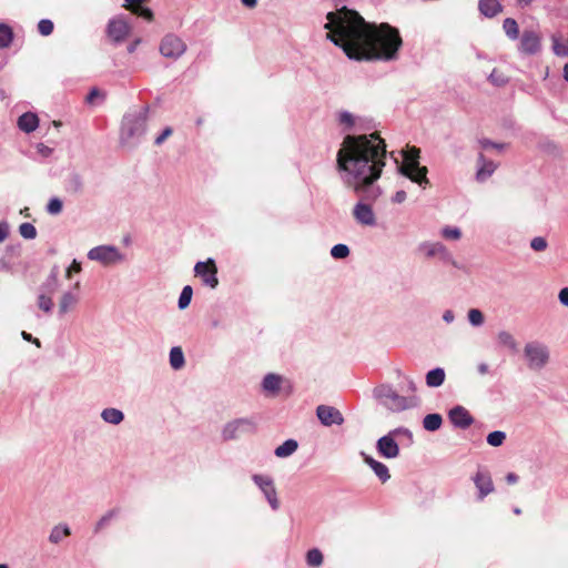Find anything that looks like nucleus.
I'll return each instance as SVG.
<instances>
[{"label": "nucleus", "mask_w": 568, "mask_h": 568, "mask_svg": "<svg viewBox=\"0 0 568 568\" xmlns=\"http://www.w3.org/2000/svg\"><path fill=\"white\" fill-rule=\"evenodd\" d=\"M316 416L321 424L326 427L339 426L344 423L343 414L337 408L328 405H318L316 407Z\"/></svg>", "instance_id": "16"}, {"label": "nucleus", "mask_w": 568, "mask_h": 568, "mask_svg": "<svg viewBox=\"0 0 568 568\" xmlns=\"http://www.w3.org/2000/svg\"><path fill=\"white\" fill-rule=\"evenodd\" d=\"M62 201L59 197H52L47 204V212L51 215H58L62 212Z\"/></svg>", "instance_id": "46"}, {"label": "nucleus", "mask_w": 568, "mask_h": 568, "mask_svg": "<svg viewBox=\"0 0 568 568\" xmlns=\"http://www.w3.org/2000/svg\"><path fill=\"white\" fill-rule=\"evenodd\" d=\"M440 234L446 240L457 241L462 237V231L457 226H445L442 229Z\"/></svg>", "instance_id": "44"}, {"label": "nucleus", "mask_w": 568, "mask_h": 568, "mask_svg": "<svg viewBox=\"0 0 568 568\" xmlns=\"http://www.w3.org/2000/svg\"><path fill=\"white\" fill-rule=\"evenodd\" d=\"M406 381V392L412 393L410 395H414V393L417 390L416 383L410 377H405Z\"/></svg>", "instance_id": "57"}, {"label": "nucleus", "mask_w": 568, "mask_h": 568, "mask_svg": "<svg viewBox=\"0 0 568 568\" xmlns=\"http://www.w3.org/2000/svg\"><path fill=\"white\" fill-rule=\"evenodd\" d=\"M443 320H444L447 324L453 323V322H454V320H455V314H454V312H453V311H450V310L445 311V312H444V314H443Z\"/></svg>", "instance_id": "62"}, {"label": "nucleus", "mask_w": 568, "mask_h": 568, "mask_svg": "<svg viewBox=\"0 0 568 568\" xmlns=\"http://www.w3.org/2000/svg\"><path fill=\"white\" fill-rule=\"evenodd\" d=\"M467 316L473 326H480L484 324V314L478 308L469 310Z\"/></svg>", "instance_id": "45"}, {"label": "nucleus", "mask_w": 568, "mask_h": 568, "mask_svg": "<svg viewBox=\"0 0 568 568\" xmlns=\"http://www.w3.org/2000/svg\"><path fill=\"white\" fill-rule=\"evenodd\" d=\"M478 9L485 17L493 18L501 12L503 6L498 0H479Z\"/></svg>", "instance_id": "26"}, {"label": "nucleus", "mask_w": 568, "mask_h": 568, "mask_svg": "<svg viewBox=\"0 0 568 568\" xmlns=\"http://www.w3.org/2000/svg\"><path fill=\"white\" fill-rule=\"evenodd\" d=\"M87 257L103 267H114L126 261V255L118 246L111 244H102L90 248Z\"/></svg>", "instance_id": "7"}, {"label": "nucleus", "mask_w": 568, "mask_h": 568, "mask_svg": "<svg viewBox=\"0 0 568 568\" xmlns=\"http://www.w3.org/2000/svg\"><path fill=\"white\" fill-rule=\"evenodd\" d=\"M39 125V118L32 112H26L18 119V126L26 133L33 132Z\"/></svg>", "instance_id": "23"}, {"label": "nucleus", "mask_w": 568, "mask_h": 568, "mask_svg": "<svg viewBox=\"0 0 568 568\" xmlns=\"http://www.w3.org/2000/svg\"><path fill=\"white\" fill-rule=\"evenodd\" d=\"M257 430V422L254 417H240L227 422L221 432L223 440H237L243 436L253 435Z\"/></svg>", "instance_id": "8"}, {"label": "nucleus", "mask_w": 568, "mask_h": 568, "mask_svg": "<svg viewBox=\"0 0 568 568\" xmlns=\"http://www.w3.org/2000/svg\"><path fill=\"white\" fill-rule=\"evenodd\" d=\"M37 149H38V152L42 156H45V158L50 156L52 154V151H53L51 148H49V146H47V145H44L42 143L38 144Z\"/></svg>", "instance_id": "58"}, {"label": "nucleus", "mask_w": 568, "mask_h": 568, "mask_svg": "<svg viewBox=\"0 0 568 568\" xmlns=\"http://www.w3.org/2000/svg\"><path fill=\"white\" fill-rule=\"evenodd\" d=\"M120 509L113 508L108 510L95 524L94 532H99L110 525V523L119 515Z\"/></svg>", "instance_id": "36"}, {"label": "nucleus", "mask_w": 568, "mask_h": 568, "mask_svg": "<svg viewBox=\"0 0 568 568\" xmlns=\"http://www.w3.org/2000/svg\"><path fill=\"white\" fill-rule=\"evenodd\" d=\"M558 298L564 306L568 307V287H564L559 291Z\"/></svg>", "instance_id": "55"}, {"label": "nucleus", "mask_w": 568, "mask_h": 568, "mask_svg": "<svg viewBox=\"0 0 568 568\" xmlns=\"http://www.w3.org/2000/svg\"><path fill=\"white\" fill-rule=\"evenodd\" d=\"M419 153L420 150L416 146L407 148L403 152L404 162L398 166V171L402 175L425 187L429 181L427 179V168L419 165Z\"/></svg>", "instance_id": "5"}, {"label": "nucleus", "mask_w": 568, "mask_h": 568, "mask_svg": "<svg viewBox=\"0 0 568 568\" xmlns=\"http://www.w3.org/2000/svg\"><path fill=\"white\" fill-rule=\"evenodd\" d=\"M443 424L442 415L437 413L428 414L423 419V427L428 432H436Z\"/></svg>", "instance_id": "33"}, {"label": "nucleus", "mask_w": 568, "mask_h": 568, "mask_svg": "<svg viewBox=\"0 0 568 568\" xmlns=\"http://www.w3.org/2000/svg\"><path fill=\"white\" fill-rule=\"evenodd\" d=\"M488 80L498 87H501L507 83V78L501 73L498 72L496 69L493 70V72L489 74Z\"/></svg>", "instance_id": "51"}, {"label": "nucleus", "mask_w": 568, "mask_h": 568, "mask_svg": "<svg viewBox=\"0 0 568 568\" xmlns=\"http://www.w3.org/2000/svg\"><path fill=\"white\" fill-rule=\"evenodd\" d=\"M52 294L45 293V291H41L38 295V307L44 313H51L53 308V301L51 297Z\"/></svg>", "instance_id": "37"}, {"label": "nucleus", "mask_w": 568, "mask_h": 568, "mask_svg": "<svg viewBox=\"0 0 568 568\" xmlns=\"http://www.w3.org/2000/svg\"><path fill=\"white\" fill-rule=\"evenodd\" d=\"M503 30L510 40H516L519 37L518 23L513 18H506L503 22Z\"/></svg>", "instance_id": "35"}, {"label": "nucleus", "mask_w": 568, "mask_h": 568, "mask_svg": "<svg viewBox=\"0 0 568 568\" xmlns=\"http://www.w3.org/2000/svg\"><path fill=\"white\" fill-rule=\"evenodd\" d=\"M19 233L26 240H33L37 237V229L31 223H22L19 226Z\"/></svg>", "instance_id": "43"}, {"label": "nucleus", "mask_w": 568, "mask_h": 568, "mask_svg": "<svg viewBox=\"0 0 568 568\" xmlns=\"http://www.w3.org/2000/svg\"><path fill=\"white\" fill-rule=\"evenodd\" d=\"M59 273L60 268L58 265H53L50 270V273L47 280L42 283L40 290L45 291V293L54 294L59 287Z\"/></svg>", "instance_id": "25"}, {"label": "nucleus", "mask_w": 568, "mask_h": 568, "mask_svg": "<svg viewBox=\"0 0 568 568\" xmlns=\"http://www.w3.org/2000/svg\"><path fill=\"white\" fill-rule=\"evenodd\" d=\"M194 273L201 278L203 285L214 290L219 285L217 266L212 257L200 261L194 265Z\"/></svg>", "instance_id": "11"}, {"label": "nucleus", "mask_w": 568, "mask_h": 568, "mask_svg": "<svg viewBox=\"0 0 568 568\" xmlns=\"http://www.w3.org/2000/svg\"><path fill=\"white\" fill-rule=\"evenodd\" d=\"M419 250L423 251L426 257H438L440 261L454 264V257L449 250L440 242L425 241L419 244Z\"/></svg>", "instance_id": "14"}, {"label": "nucleus", "mask_w": 568, "mask_h": 568, "mask_svg": "<svg viewBox=\"0 0 568 568\" xmlns=\"http://www.w3.org/2000/svg\"><path fill=\"white\" fill-rule=\"evenodd\" d=\"M67 187L73 193H80L83 190V181L79 174H72L68 179Z\"/></svg>", "instance_id": "41"}, {"label": "nucleus", "mask_w": 568, "mask_h": 568, "mask_svg": "<svg viewBox=\"0 0 568 568\" xmlns=\"http://www.w3.org/2000/svg\"><path fill=\"white\" fill-rule=\"evenodd\" d=\"M78 302L79 297L77 294L70 291L64 292L59 301V315L63 316L64 314L73 310L77 306Z\"/></svg>", "instance_id": "24"}, {"label": "nucleus", "mask_w": 568, "mask_h": 568, "mask_svg": "<svg viewBox=\"0 0 568 568\" xmlns=\"http://www.w3.org/2000/svg\"><path fill=\"white\" fill-rule=\"evenodd\" d=\"M149 108L129 110L122 118L120 126V143L133 149L138 146L146 133Z\"/></svg>", "instance_id": "3"}, {"label": "nucleus", "mask_w": 568, "mask_h": 568, "mask_svg": "<svg viewBox=\"0 0 568 568\" xmlns=\"http://www.w3.org/2000/svg\"><path fill=\"white\" fill-rule=\"evenodd\" d=\"M373 398L392 413H400L419 405L416 395H400L390 384H381L373 389Z\"/></svg>", "instance_id": "4"}, {"label": "nucleus", "mask_w": 568, "mask_h": 568, "mask_svg": "<svg viewBox=\"0 0 568 568\" xmlns=\"http://www.w3.org/2000/svg\"><path fill=\"white\" fill-rule=\"evenodd\" d=\"M406 192L403 190L397 191L393 196L394 203H403L406 200Z\"/></svg>", "instance_id": "60"}, {"label": "nucleus", "mask_w": 568, "mask_h": 568, "mask_svg": "<svg viewBox=\"0 0 568 568\" xmlns=\"http://www.w3.org/2000/svg\"><path fill=\"white\" fill-rule=\"evenodd\" d=\"M252 480L258 487L270 507L273 510H277L280 508V500L273 478L268 475L254 474Z\"/></svg>", "instance_id": "12"}, {"label": "nucleus", "mask_w": 568, "mask_h": 568, "mask_svg": "<svg viewBox=\"0 0 568 568\" xmlns=\"http://www.w3.org/2000/svg\"><path fill=\"white\" fill-rule=\"evenodd\" d=\"M397 434H404L409 438L412 437V433L407 428L400 427L390 430L388 434L382 436L376 442V450L379 454V456L387 459L397 458L399 456V446L395 440V436Z\"/></svg>", "instance_id": "9"}, {"label": "nucleus", "mask_w": 568, "mask_h": 568, "mask_svg": "<svg viewBox=\"0 0 568 568\" xmlns=\"http://www.w3.org/2000/svg\"><path fill=\"white\" fill-rule=\"evenodd\" d=\"M12 40V29L8 24L0 23V48H8Z\"/></svg>", "instance_id": "38"}, {"label": "nucleus", "mask_w": 568, "mask_h": 568, "mask_svg": "<svg viewBox=\"0 0 568 568\" xmlns=\"http://www.w3.org/2000/svg\"><path fill=\"white\" fill-rule=\"evenodd\" d=\"M523 357L531 372L542 371L550 362V349L541 341L534 339L525 344Z\"/></svg>", "instance_id": "6"}, {"label": "nucleus", "mask_w": 568, "mask_h": 568, "mask_svg": "<svg viewBox=\"0 0 568 568\" xmlns=\"http://www.w3.org/2000/svg\"><path fill=\"white\" fill-rule=\"evenodd\" d=\"M170 365L174 371H179L185 365V357L180 346H174L170 349L169 355Z\"/></svg>", "instance_id": "32"}, {"label": "nucleus", "mask_w": 568, "mask_h": 568, "mask_svg": "<svg viewBox=\"0 0 568 568\" xmlns=\"http://www.w3.org/2000/svg\"><path fill=\"white\" fill-rule=\"evenodd\" d=\"M547 246H548V242L542 236H536V237L531 239V241H530V247L535 252H542L547 248Z\"/></svg>", "instance_id": "49"}, {"label": "nucleus", "mask_w": 568, "mask_h": 568, "mask_svg": "<svg viewBox=\"0 0 568 568\" xmlns=\"http://www.w3.org/2000/svg\"><path fill=\"white\" fill-rule=\"evenodd\" d=\"M362 456L365 464L371 467V469L382 483H386L390 478L388 467L385 464L374 459L372 456L366 455L365 453H362Z\"/></svg>", "instance_id": "22"}, {"label": "nucleus", "mask_w": 568, "mask_h": 568, "mask_svg": "<svg viewBox=\"0 0 568 568\" xmlns=\"http://www.w3.org/2000/svg\"><path fill=\"white\" fill-rule=\"evenodd\" d=\"M99 95H100L99 89H97V88L91 89L85 98L87 103H90V104L93 103L95 98H98Z\"/></svg>", "instance_id": "59"}, {"label": "nucleus", "mask_w": 568, "mask_h": 568, "mask_svg": "<svg viewBox=\"0 0 568 568\" xmlns=\"http://www.w3.org/2000/svg\"><path fill=\"white\" fill-rule=\"evenodd\" d=\"M519 52L534 55L541 50V36L534 29H525L520 37Z\"/></svg>", "instance_id": "13"}, {"label": "nucleus", "mask_w": 568, "mask_h": 568, "mask_svg": "<svg viewBox=\"0 0 568 568\" xmlns=\"http://www.w3.org/2000/svg\"><path fill=\"white\" fill-rule=\"evenodd\" d=\"M448 417H449L450 423L455 427H458L462 429L468 428L474 423V418L469 414V412L465 407L459 406V405L453 407L449 410Z\"/></svg>", "instance_id": "19"}, {"label": "nucleus", "mask_w": 568, "mask_h": 568, "mask_svg": "<svg viewBox=\"0 0 568 568\" xmlns=\"http://www.w3.org/2000/svg\"><path fill=\"white\" fill-rule=\"evenodd\" d=\"M518 479H519V478H518V476H517L515 473H508V474L506 475V481H507V484H509V485H514V484H516V483L518 481Z\"/></svg>", "instance_id": "63"}, {"label": "nucleus", "mask_w": 568, "mask_h": 568, "mask_svg": "<svg viewBox=\"0 0 568 568\" xmlns=\"http://www.w3.org/2000/svg\"><path fill=\"white\" fill-rule=\"evenodd\" d=\"M338 123L346 135L336 153V170L342 183L365 200L381 195L376 182L386 165V143L373 129V121L348 111L338 113Z\"/></svg>", "instance_id": "1"}, {"label": "nucleus", "mask_w": 568, "mask_h": 568, "mask_svg": "<svg viewBox=\"0 0 568 568\" xmlns=\"http://www.w3.org/2000/svg\"><path fill=\"white\" fill-rule=\"evenodd\" d=\"M506 439V433L501 430H494L486 437L487 443L493 447H499Z\"/></svg>", "instance_id": "40"}, {"label": "nucleus", "mask_w": 568, "mask_h": 568, "mask_svg": "<svg viewBox=\"0 0 568 568\" xmlns=\"http://www.w3.org/2000/svg\"><path fill=\"white\" fill-rule=\"evenodd\" d=\"M474 484L478 490V500H483L494 490V484L488 470L479 469L473 477Z\"/></svg>", "instance_id": "18"}, {"label": "nucleus", "mask_w": 568, "mask_h": 568, "mask_svg": "<svg viewBox=\"0 0 568 568\" xmlns=\"http://www.w3.org/2000/svg\"><path fill=\"white\" fill-rule=\"evenodd\" d=\"M54 24L49 19H42L38 23V31L41 36L48 37L53 32Z\"/></svg>", "instance_id": "47"}, {"label": "nucleus", "mask_w": 568, "mask_h": 568, "mask_svg": "<svg viewBox=\"0 0 568 568\" xmlns=\"http://www.w3.org/2000/svg\"><path fill=\"white\" fill-rule=\"evenodd\" d=\"M498 164L485 158L483 153L477 156L476 180L480 183L486 182L496 171Z\"/></svg>", "instance_id": "21"}, {"label": "nucleus", "mask_w": 568, "mask_h": 568, "mask_svg": "<svg viewBox=\"0 0 568 568\" xmlns=\"http://www.w3.org/2000/svg\"><path fill=\"white\" fill-rule=\"evenodd\" d=\"M324 556L318 548H312L306 552V564L312 568H318L323 565Z\"/></svg>", "instance_id": "34"}, {"label": "nucleus", "mask_w": 568, "mask_h": 568, "mask_svg": "<svg viewBox=\"0 0 568 568\" xmlns=\"http://www.w3.org/2000/svg\"><path fill=\"white\" fill-rule=\"evenodd\" d=\"M298 448L295 439H286L282 445L277 446L274 454L278 458H285L293 455Z\"/></svg>", "instance_id": "31"}, {"label": "nucleus", "mask_w": 568, "mask_h": 568, "mask_svg": "<svg viewBox=\"0 0 568 568\" xmlns=\"http://www.w3.org/2000/svg\"><path fill=\"white\" fill-rule=\"evenodd\" d=\"M497 342L499 346L508 348L514 353L518 352V342L516 341L515 336L508 331H499L497 333Z\"/></svg>", "instance_id": "29"}, {"label": "nucleus", "mask_w": 568, "mask_h": 568, "mask_svg": "<svg viewBox=\"0 0 568 568\" xmlns=\"http://www.w3.org/2000/svg\"><path fill=\"white\" fill-rule=\"evenodd\" d=\"M445 371L442 367H436L427 372L425 376L426 385L428 387H439L445 382Z\"/></svg>", "instance_id": "28"}, {"label": "nucleus", "mask_w": 568, "mask_h": 568, "mask_svg": "<svg viewBox=\"0 0 568 568\" xmlns=\"http://www.w3.org/2000/svg\"><path fill=\"white\" fill-rule=\"evenodd\" d=\"M286 382L280 374L267 373L262 379L261 388L266 396L275 397Z\"/></svg>", "instance_id": "17"}, {"label": "nucleus", "mask_w": 568, "mask_h": 568, "mask_svg": "<svg viewBox=\"0 0 568 568\" xmlns=\"http://www.w3.org/2000/svg\"><path fill=\"white\" fill-rule=\"evenodd\" d=\"M354 219L362 225L374 226L376 224V217L371 205L358 202L353 209Z\"/></svg>", "instance_id": "20"}, {"label": "nucleus", "mask_w": 568, "mask_h": 568, "mask_svg": "<svg viewBox=\"0 0 568 568\" xmlns=\"http://www.w3.org/2000/svg\"><path fill=\"white\" fill-rule=\"evenodd\" d=\"M21 336L24 341H28V342H31L33 344H36L38 347H40V341L38 338H34L31 334L27 333V332H22L21 333Z\"/></svg>", "instance_id": "61"}, {"label": "nucleus", "mask_w": 568, "mask_h": 568, "mask_svg": "<svg viewBox=\"0 0 568 568\" xmlns=\"http://www.w3.org/2000/svg\"><path fill=\"white\" fill-rule=\"evenodd\" d=\"M130 31L131 27L123 17L111 19L106 27L108 37L116 44L124 41Z\"/></svg>", "instance_id": "15"}, {"label": "nucleus", "mask_w": 568, "mask_h": 568, "mask_svg": "<svg viewBox=\"0 0 568 568\" xmlns=\"http://www.w3.org/2000/svg\"><path fill=\"white\" fill-rule=\"evenodd\" d=\"M140 42H141V40H140V39H136V40H134L132 43H130V44L128 45V52H129V53H133V52L136 50V48H138V45L140 44Z\"/></svg>", "instance_id": "64"}, {"label": "nucleus", "mask_w": 568, "mask_h": 568, "mask_svg": "<svg viewBox=\"0 0 568 568\" xmlns=\"http://www.w3.org/2000/svg\"><path fill=\"white\" fill-rule=\"evenodd\" d=\"M552 50L558 57H568V45L561 43L556 37H552Z\"/></svg>", "instance_id": "48"}, {"label": "nucleus", "mask_w": 568, "mask_h": 568, "mask_svg": "<svg viewBox=\"0 0 568 568\" xmlns=\"http://www.w3.org/2000/svg\"><path fill=\"white\" fill-rule=\"evenodd\" d=\"M186 43L176 34L168 33L160 42V53L168 59L178 60L186 51Z\"/></svg>", "instance_id": "10"}, {"label": "nucleus", "mask_w": 568, "mask_h": 568, "mask_svg": "<svg viewBox=\"0 0 568 568\" xmlns=\"http://www.w3.org/2000/svg\"><path fill=\"white\" fill-rule=\"evenodd\" d=\"M133 12L148 21H151L153 19V12L151 11V9L146 7L139 6L135 9H133Z\"/></svg>", "instance_id": "52"}, {"label": "nucleus", "mask_w": 568, "mask_h": 568, "mask_svg": "<svg viewBox=\"0 0 568 568\" xmlns=\"http://www.w3.org/2000/svg\"><path fill=\"white\" fill-rule=\"evenodd\" d=\"M326 38L355 61H393L402 47L399 31L387 24L371 23L355 10L343 7L326 16Z\"/></svg>", "instance_id": "2"}, {"label": "nucleus", "mask_w": 568, "mask_h": 568, "mask_svg": "<svg viewBox=\"0 0 568 568\" xmlns=\"http://www.w3.org/2000/svg\"><path fill=\"white\" fill-rule=\"evenodd\" d=\"M478 143L483 150L495 149L497 151H503L506 148L505 143H496L489 139H480L478 140Z\"/></svg>", "instance_id": "50"}, {"label": "nucleus", "mask_w": 568, "mask_h": 568, "mask_svg": "<svg viewBox=\"0 0 568 568\" xmlns=\"http://www.w3.org/2000/svg\"><path fill=\"white\" fill-rule=\"evenodd\" d=\"M9 234V225L7 222H0V243H2Z\"/></svg>", "instance_id": "56"}, {"label": "nucleus", "mask_w": 568, "mask_h": 568, "mask_svg": "<svg viewBox=\"0 0 568 568\" xmlns=\"http://www.w3.org/2000/svg\"><path fill=\"white\" fill-rule=\"evenodd\" d=\"M172 133H173V130L170 126L165 128L162 131V133L159 136H156L154 144L161 145L169 136L172 135Z\"/></svg>", "instance_id": "54"}, {"label": "nucleus", "mask_w": 568, "mask_h": 568, "mask_svg": "<svg viewBox=\"0 0 568 568\" xmlns=\"http://www.w3.org/2000/svg\"><path fill=\"white\" fill-rule=\"evenodd\" d=\"M192 295H193V290L190 285H186L182 288V292H181L179 301H178V306L180 310H185L190 305Z\"/></svg>", "instance_id": "39"}, {"label": "nucleus", "mask_w": 568, "mask_h": 568, "mask_svg": "<svg viewBox=\"0 0 568 568\" xmlns=\"http://www.w3.org/2000/svg\"><path fill=\"white\" fill-rule=\"evenodd\" d=\"M101 418L108 424L119 425L123 422L124 414L118 408L109 407L101 412Z\"/></svg>", "instance_id": "30"}, {"label": "nucleus", "mask_w": 568, "mask_h": 568, "mask_svg": "<svg viewBox=\"0 0 568 568\" xmlns=\"http://www.w3.org/2000/svg\"><path fill=\"white\" fill-rule=\"evenodd\" d=\"M331 255L335 260H343L349 255V248L346 244H336L331 248Z\"/></svg>", "instance_id": "42"}, {"label": "nucleus", "mask_w": 568, "mask_h": 568, "mask_svg": "<svg viewBox=\"0 0 568 568\" xmlns=\"http://www.w3.org/2000/svg\"><path fill=\"white\" fill-rule=\"evenodd\" d=\"M70 535L71 529L67 524H58L51 529L48 539L51 544L58 545Z\"/></svg>", "instance_id": "27"}, {"label": "nucleus", "mask_w": 568, "mask_h": 568, "mask_svg": "<svg viewBox=\"0 0 568 568\" xmlns=\"http://www.w3.org/2000/svg\"><path fill=\"white\" fill-rule=\"evenodd\" d=\"M82 271L81 262L73 260L69 267L65 270V277L71 278L73 273H80Z\"/></svg>", "instance_id": "53"}]
</instances>
